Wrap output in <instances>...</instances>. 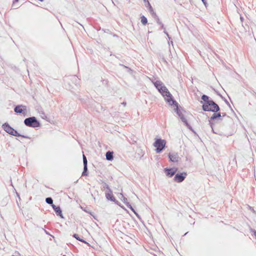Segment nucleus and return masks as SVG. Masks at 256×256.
<instances>
[{
  "label": "nucleus",
  "mask_w": 256,
  "mask_h": 256,
  "mask_svg": "<svg viewBox=\"0 0 256 256\" xmlns=\"http://www.w3.org/2000/svg\"><path fill=\"white\" fill-rule=\"evenodd\" d=\"M153 83L158 92L164 97L165 100L170 105H173L176 102L172 98V94L162 82L156 80L153 82Z\"/></svg>",
  "instance_id": "1"
},
{
  "label": "nucleus",
  "mask_w": 256,
  "mask_h": 256,
  "mask_svg": "<svg viewBox=\"0 0 256 256\" xmlns=\"http://www.w3.org/2000/svg\"><path fill=\"white\" fill-rule=\"evenodd\" d=\"M202 109L204 111H211L212 112H217L219 110L218 106L213 100L204 103L202 105Z\"/></svg>",
  "instance_id": "2"
},
{
  "label": "nucleus",
  "mask_w": 256,
  "mask_h": 256,
  "mask_svg": "<svg viewBox=\"0 0 256 256\" xmlns=\"http://www.w3.org/2000/svg\"><path fill=\"white\" fill-rule=\"evenodd\" d=\"M4 130L10 134L16 136H22L24 138H30L28 136H24L20 134L18 132L12 128L8 124H4L2 125Z\"/></svg>",
  "instance_id": "3"
},
{
  "label": "nucleus",
  "mask_w": 256,
  "mask_h": 256,
  "mask_svg": "<svg viewBox=\"0 0 256 256\" xmlns=\"http://www.w3.org/2000/svg\"><path fill=\"white\" fill-rule=\"evenodd\" d=\"M26 126L32 128H37L40 126V122L34 116L30 117L24 120Z\"/></svg>",
  "instance_id": "4"
},
{
  "label": "nucleus",
  "mask_w": 256,
  "mask_h": 256,
  "mask_svg": "<svg viewBox=\"0 0 256 256\" xmlns=\"http://www.w3.org/2000/svg\"><path fill=\"white\" fill-rule=\"evenodd\" d=\"M166 141L164 140L158 138L156 140L154 144V146L156 148V151L157 153H160L165 147Z\"/></svg>",
  "instance_id": "5"
},
{
  "label": "nucleus",
  "mask_w": 256,
  "mask_h": 256,
  "mask_svg": "<svg viewBox=\"0 0 256 256\" xmlns=\"http://www.w3.org/2000/svg\"><path fill=\"white\" fill-rule=\"evenodd\" d=\"M187 176L185 172L176 174L174 177V180L177 182H181L184 180Z\"/></svg>",
  "instance_id": "6"
},
{
  "label": "nucleus",
  "mask_w": 256,
  "mask_h": 256,
  "mask_svg": "<svg viewBox=\"0 0 256 256\" xmlns=\"http://www.w3.org/2000/svg\"><path fill=\"white\" fill-rule=\"evenodd\" d=\"M120 196H121V198L120 199L122 200L124 203L126 204V206L130 208L134 214H135L139 218H140V216L139 215L135 212V210H134V208L132 207V206H131V204L128 202H127V198H126L122 194H120Z\"/></svg>",
  "instance_id": "7"
},
{
  "label": "nucleus",
  "mask_w": 256,
  "mask_h": 256,
  "mask_svg": "<svg viewBox=\"0 0 256 256\" xmlns=\"http://www.w3.org/2000/svg\"><path fill=\"white\" fill-rule=\"evenodd\" d=\"M164 171L166 172V175L169 177H172L175 174L177 171L176 168H166Z\"/></svg>",
  "instance_id": "8"
},
{
  "label": "nucleus",
  "mask_w": 256,
  "mask_h": 256,
  "mask_svg": "<svg viewBox=\"0 0 256 256\" xmlns=\"http://www.w3.org/2000/svg\"><path fill=\"white\" fill-rule=\"evenodd\" d=\"M26 108V107L25 106L18 105L14 108V111L16 113L22 114L24 112Z\"/></svg>",
  "instance_id": "9"
},
{
  "label": "nucleus",
  "mask_w": 256,
  "mask_h": 256,
  "mask_svg": "<svg viewBox=\"0 0 256 256\" xmlns=\"http://www.w3.org/2000/svg\"><path fill=\"white\" fill-rule=\"evenodd\" d=\"M52 207L58 216H60L61 218H64L60 206H56L54 204H52Z\"/></svg>",
  "instance_id": "10"
},
{
  "label": "nucleus",
  "mask_w": 256,
  "mask_h": 256,
  "mask_svg": "<svg viewBox=\"0 0 256 256\" xmlns=\"http://www.w3.org/2000/svg\"><path fill=\"white\" fill-rule=\"evenodd\" d=\"M106 198L110 200L112 202H116V198H114V196L112 195V191L111 190H109L108 192L106 193Z\"/></svg>",
  "instance_id": "11"
},
{
  "label": "nucleus",
  "mask_w": 256,
  "mask_h": 256,
  "mask_svg": "<svg viewBox=\"0 0 256 256\" xmlns=\"http://www.w3.org/2000/svg\"><path fill=\"white\" fill-rule=\"evenodd\" d=\"M168 157L170 160L172 162H177L178 160V156L176 154H170Z\"/></svg>",
  "instance_id": "12"
},
{
  "label": "nucleus",
  "mask_w": 256,
  "mask_h": 256,
  "mask_svg": "<svg viewBox=\"0 0 256 256\" xmlns=\"http://www.w3.org/2000/svg\"><path fill=\"white\" fill-rule=\"evenodd\" d=\"M113 154L112 152H107L106 154V160H112L114 158Z\"/></svg>",
  "instance_id": "13"
},
{
  "label": "nucleus",
  "mask_w": 256,
  "mask_h": 256,
  "mask_svg": "<svg viewBox=\"0 0 256 256\" xmlns=\"http://www.w3.org/2000/svg\"><path fill=\"white\" fill-rule=\"evenodd\" d=\"M156 22L157 23L161 26L162 28L164 29V33L168 36L169 40H170V38L169 36L168 33L166 31L164 24L160 22V20L158 18H157Z\"/></svg>",
  "instance_id": "14"
},
{
  "label": "nucleus",
  "mask_w": 256,
  "mask_h": 256,
  "mask_svg": "<svg viewBox=\"0 0 256 256\" xmlns=\"http://www.w3.org/2000/svg\"><path fill=\"white\" fill-rule=\"evenodd\" d=\"M222 114L220 112H218V114H214L212 116H211L210 120H215V119H216V118H220V117L222 116Z\"/></svg>",
  "instance_id": "15"
},
{
  "label": "nucleus",
  "mask_w": 256,
  "mask_h": 256,
  "mask_svg": "<svg viewBox=\"0 0 256 256\" xmlns=\"http://www.w3.org/2000/svg\"><path fill=\"white\" fill-rule=\"evenodd\" d=\"M202 99L204 102V103H208V102L210 101H212V100H209V97L205 94L202 96Z\"/></svg>",
  "instance_id": "16"
},
{
  "label": "nucleus",
  "mask_w": 256,
  "mask_h": 256,
  "mask_svg": "<svg viewBox=\"0 0 256 256\" xmlns=\"http://www.w3.org/2000/svg\"><path fill=\"white\" fill-rule=\"evenodd\" d=\"M210 122V127L212 128V132L214 133V134H220V132L218 131V130H216V131L214 129V124L212 122H210V120H209Z\"/></svg>",
  "instance_id": "17"
},
{
  "label": "nucleus",
  "mask_w": 256,
  "mask_h": 256,
  "mask_svg": "<svg viewBox=\"0 0 256 256\" xmlns=\"http://www.w3.org/2000/svg\"><path fill=\"white\" fill-rule=\"evenodd\" d=\"M73 236H74V238H76L77 240H79V241H80V242H84V243H85V244H88V243L87 242H86L84 240L80 238L79 237V236H78V234H74Z\"/></svg>",
  "instance_id": "18"
},
{
  "label": "nucleus",
  "mask_w": 256,
  "mask_h": 256,
  "mask_svg": "<svg viewBox=\"0 0 256 256\" xmlns=\"http://www.w3.org/2000/svg\"><path fill=\"white\" fill-rule=\"evenodd\" d=\"M141 22L144 25H146L148 22L147 18L144 16H141Z\"/></svg>",
  "instance_id": "19"
},
{
  "label": "nucleus",
  "mask_w": 256,
  "mask_h": 256,
  "mask_svg": "<svg viewBox=\"0 0 256 256\" xmlns=\"http://www.w3.org/2000/svg\"><path fill=\"white\" fill-rule=\"evenodd\" d=\"M46 202L47 204H52V206L53 204V200L51 198H46Z\"/></svg>",
  "instance_id": "20"
},
{
  "label": "nucleus",
  "mask_w": 256,
  "mask_h": 256,
  "mask_svg": "<svg viewBox=\"0 0 256 256\" xmlns=\"http://www.w3.org/2000/svg\"><path fill=\"white\" fill-rule=\"evenodd\" d=\"M180 119L182 120V122H184V124L186 125V126L188 128H190V125L188 124L186 118L184 117H181Z\"/></svg>",
  "instance_id": "21"
},
{
  "label": "nucleus",
  "mask_w": 256,
  "mask_h": 256,
  "mask_svg": "<svg viewBox=\"0 0 256 256\" xmlns=\"http://www.w3.org/2000/svg\"><path fill=\"white\" fill-rule=\"evenodd\" d=\"M82 158H83L84 166H87V164H88L87 159H86V156L84 154H83Z\"/></svg>",
  "instance_id": "22"
},
{
  "label": "nucleus",
  "mask_w": 256,
  "mask_h": 256,
  "mask_svg": "<svg viewBox=\"0 0 256 256\" xmlns=\"http://www.w3.org/2000/svg\"><path fill=\"white\" fill-rule=\"evenodd\" d=\"M88 166H84V171L82 173V176H86L88 175Z\"/></svg>",
  "instance_id": "23"
},
{
  "label": "nucleus",
  "mask_w": 256,
  "mask_h": 256,
  "mask_svg": "<svg viewBox=\"0 0 256 256\" xmlns=\"http://www.w3.org/2000/svg\"><path fill=\"white\" fill-rule=\"evenodd\" d=\"M174 104H176V114L178 115V116H180V114H182L180 111L178 110V105H177V103L176 102L174 103Z\"/></svg>",
  "instance_id": "24"
},
{
  "label": "nucleus",
  "mask_w": 256,
  "mask_h": 256,
  "mask_svg": "<svg viewBox=\"0 0 256 256\" xmlns=\"http://www.w3.org/2000/svg\"><path fill=\"white\" fill-rule=\"evenodd\" d=\"M148 5L149 6V10H150V12L151 13H152V14H156L154 13V10H153L152 7L150 5V4L148 2Z\"/></svg>",
  "instance_id": "25"
},
{
  "label": "nucleus",
  "mask_w": 256,
  "mask_h": 256,
  "mask_svg": "<svg viewBox=\"0 0 256 256\" xmlns=\"http://www.w3.org/2000/svg\"><path fill=\"white\" fill-rule=\"evenodd\" d=\"M103 188H106L108 189V190H110L108 186V184H106V182H104L103 184Z\"/></svg>",
  "instance_id": "26"
},
{
  "label": "nucleus",
  "mask_w": 256,
  "mask_h": 256,
  "mask_svg": "<svg viewBox=\"0 0 256 256\" xmlns=\"http://www.w3.org/2000/svg\"><path fill=\"white\" fill-rule=\"evenodd\" d=\"M202 0L203 2V3L206 5V0Z\"/></svg>",
  "instance_id": "27"
},
{
  "label": "nucleus",
  "mask_w": 256,
  "mask_h": 256,
  "mask_svg": "<svg viewBox=\"0 0 256 256\" xmlns=\"http://www.w3.org/2000/svg\"><path fill=\"white\" fill-rule=\"evenodd\" d=\"M226 115V113H222V116H224Z\"/></svg>",
  "instance_id": "28"
},
{
  "label": "nucleus",
  "mask_w": 256,
  "mask_h": 256,
  "mask_svg": "<svg viewBox=\"0 0 256 256\" xmlns=\"http://www.w3.org/2000/svg\"><path fill=\"white\" fill-rule=\"evenodd\" d=\"M179 116L180 118H181V117H184V115L182 114H181L180 116Z\"/></svg>",
  "instance_id": "29"
},
{
  "label": "nucleus",
  "mask_w": 256,
  "mask_h": 256,
  "mask_svg": "<svg viewBox=\"0 0 256 256\" xmlns=\"http://www.w3.org/2000/svg\"><path fill=\"white\" fill-rule=\"evenodd\" d=\"M16 195H17V196L18 197V198H20V196L19 194H18V193L16 192Z\"/></svg>",
  "instance_id": "30"
},
{
  "label": "nucleus",
  "mask_w": 256,
  "mask_h": 256,
  "mask_svg": "<svg viewBox=\"0 0 256 256\" xmlns=\"http://www.w3.org/2000/svg\"><path fill=\"white\" fill-rule=\"evenodd\" d=\"M240 20H242V21L243 18H242V16H240Z\"/></svg>",
  "instance_id": "31"
},
{
  "label": "nucleus",
  "mask_w": 256,
  "mask_h": 256,
  "mask_svg": "<svg viewBox=\"0 0 256 256\" xmlns=\"http://www.w3.org/2000/svg\"><path fill=\"white\" fill-rule=\"evenodd\" d=\"M170 44H173V42H172V41H171V42H170Z\"/></svg>",
  "instance_id": "32"
},
{
  "label": "nucleus",
  "mask_w": 256,
  "mask_h": 256,
  "mask_svg": "<svg viewBox=\"0 0 256 256\" xmlns=\"http://www.w3.org/2000/svg\"><path fill=\"white\" fill-rule=\"evenodd\" d=\"M144 2L147 1V2H148V0H144Z\"/></svg>",
  "instance_id": "33"
}]
</instances>
